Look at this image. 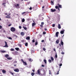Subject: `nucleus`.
I'll use <instances>...</instances> for the list:
<instances>
[{
    "label": "nucleus",
    "instance_id": "1",
    "mask_svg": "<svg viewBox=\"0 0 76 76\" xmlns=\"http://www.w3.org/2000/svg\"><path fill=\"white\" fill-rule=\"evenodd\" d=\"M15 28L14 27H12L10 28V31L12 32H15Z\"/></svg>",
    "mask_w": 76,
    "mask_h": 76
},
{
    "label": "nucleus",
    "instance_id": "2",
    "mask_svg": "<svg viewBox=\"0 0 76 76\" xmlns=\"http://www.w3.org/2000/svg\"><path fill=\"white\" fill-rule=\"evenodd\" d=\"M21 61L23 62V65H27V64L26 62H24L23 59H21Z\"/></svg>",
    "mask_w": 76,
    "mask_h": 76
},
{
    "label": "nucleus",
    "instance_id": "3",
    "mask_svg": "<svg viewBox=\"0 0 76 76\" xmlns=\"http://www.w3.org/2000/svg\"><path fill=\"white\" fill-rule=\"evenodd\" d=\"M16 8H18L19 7V5L18 4H16L15 5Z\"/></svg>",
    "mask_w": 76,
    "mask_h": 76
},
{
    "label": "nucleus",
    "instance_id": "4",
    "mask_svg": "<svg viewBox=\"0 0 76 76\" xmlns=\"http://www.w3.org/2000/svg\"><path fill=\"white\" fill-rule=\"evenodd\" d=\"M50 10L51 11V12H54L56 11V9H51Z\"/></svg>",
    "mask_w": 76,
    "mask_h": 76
},
{
    "label": "nucleus",
    "instance_id": "5",
    "mask_svg": "<svg viewBox=\"0 0 76 76\" xmlns=\"http://www.w3.org/2000/svg\"><path fill=\"white\" fill-rule=\"evenodd\" d=\"M40 20L42 21L44 19V18L42 16H40L39 17Z\"/></svg>",
    "mask_w": 76,
    "mask_h": 76
},
{
    "label": "nucleus",
    "instance_id": "6",
    "mask_svg": "<svg viewBox=\"0 0 76 76\" xmlns=\"http://www.w3.org/2000/svg\"><path fill=\"white\" fill-rule=\"evenodd\" d=\"M65 31V30L64 29H63V30H61V31H60V33L61 34H64V32Z\"/></svg>",
    "mask_w": 76,
    "mask_h": 76
},
{
    "label": "nucleus",
    "instance_id": "7",
    "mask_svg": "<svg viewBox=\"0 0 76 76\" xmlns=\"http://www.w3.org/2000/svg\"><path fill=\"white\" fill-rule=\"evenodd\" d=\"M6 18H11L10 15H7V16H6Z\"/></svg>",
    "mask_w": 76,
    "mask_h": 76
},
{
    "label": "nucleus",
    "instance_id": "8",
    "mask_svg": "<svg viewBox=\"0 0 76 76\" xmlns=\"http://www.w3.org/2000/svg\"><path fill=\"white\" fill-rule=\"evenodd\" d=\"M14 71L16 72H19V70L18 69H17L14 70Z\"/></svg>",
    "mask_w": 76,
    "mask_h": 76
},
{
    "label": "nucleus",
    "instance_id": "9",
    "mask_svg": "<svg viewBox=\"0 0 76 76\" xmlns=\"http://www.w3.org/2000/svg\"><path fill=\"white\" fill-rule=\"evenodd\" d=\"M55 8L56 9H58V10L59 11H60V10L59 9V7L58 6H55Z\"/></svg>",
    "mask_w": 76,
    "mask_h": 76
},
{
    "label": "nucleus",
    "instance_id": "10",
    "mask_svg": "<svg viewBox=\"0 0 76 76\" xmlns=\"http://www.w3.org/2000/svg\"><path fill=\"white\" fill-rule=\"evenodd\" d=\"M59 33L58 32H56V37H58V34H59Z\"/></svg>",
    "mask_w": 76,
    "mask_h": 76
},
{
    "label": "nucleus",
    "instance_id": "11",
    "mask_svg": "<svg viewBox=\"0 0 76 76\" xmlns=\"http://www.w3.org/2000/svg\"><path fill=\"white\" fill-rule=\"evenodd\" d=\"M58 29H60L61 28V26L60 24H58Z\"/></svg>",
    "mask_w": 76,
    "mask_h": 76
},
{
    "label": "nucleus",
    "instance_id": "12",
    "mask_svg": "<svg viewBox=\"0 0 76 76\" xmlns=\"http://www.w3.org/2000/svg\"><path fill=\"white\" fill-rule=\"evenodd\" d=\"M5 47H8L7 43L6 42H5Z\"/></svg>",
    "mask_w": 76,
    "mask_h": 76
},
{
    "label": "nucleus",
    "instance_id": "13",
    "mask_svg": "<svg viewBox=\"0 0 76 76\" xmlns=\"http://www.w3.org/2000/svg\"><path fill=\"white\" fill-rule=\"evenodd\" d=\"M56 43L57 44H58L59 43V40L58 39H57L56 41Z\"/></svg>",
    "mask_w": 76,
    "mask_h": 76
},
{
    "label": "nucleus",
    "instance_id": "14",
    "mask_svg": "<svg viewBox=\"0 0 76 76\" xmlns=\"http://www.w3.org/2000/svg\"><path fill=\"white\" fill-rule=\"evenodd\" d=\"M37 74L39 75H40V72L39 69L37 70Z\"/></svg>",
    "mask_w": 76,
    "mask_h": 76
},
{
    "label": "nucleus",
    "instance_id": "15",
    "mask_svg": "<svg viewBox=\"0 0 76 76\" xmlns=\"http://www.w3.org/2000/svg\"><path fill=\"white\" fill-rule=\"evenodd\" d=\"M26 39L27 40H29L30 39V37L28 36L26 38Z\"/></svg>",
    "mask_w": 76,
    "mask_h": 76
},
{
    "label": "nucleus",
    "instance_id": "16",
    "mask_svg": "<svg viewBox=\"0 0 76 76\" xmlns=\"http://www.w3.org/2000/svg\"><path fill=\"white\" fill-rule=\"evenodd\" d=\"M21 34L22 35H24L25 34V33L24 32H21Z\"/></svg>",
    "mask_w": 76,
    "mask_h": 76
},
{
    "label": "nucleus",
    "instance_id": "17",
    "mask_svg": "<svg viewBox=\"0 0 76 76\" xmlns=\"http://www.w3.org/2000/svg\"><path fill=\"white\" fill-rule=\"evenodd\" d=\"M61 45H63L64 42H63L62 40H61Z\"/></svg>",
    "mask_w": 76,
    "mask_h": 76
},
{
    "label": "nucleus",
    "instance_id": "18",
    "mask_svg": "<svg viewBox=\"0 0 76 76\" xmlns=\"http://www.w3.org/2000/svg\"><path fill=\"white\" fill-rule=\"evenodd\" d=\"M58 7L59 8H62L61 5H59L58 6Z\"/></svg>",
    "mask_w": 76,
    "mask_h": 76
},
{
    "label": "nucleus",
    "instance_id": "19",
    "mask_svg": "<svg viewBox=\"0 0 76 76\" xmlns=\"http://www.w3.org/2000/svg\"><path fill=\"white\" fill-rule=\"evenodd\" d=\"M36 24V23H32V27H34V26H35V25Z\"/></svg>",
    "mask_w": 76,
    "mask_h": 76
},
{
    "label": "nucleus",
    "instance_id": "20",
    "mask_svg": "<svg viewBox=\"0 0 76 76\" xmlns=\"http://www.w3.org/2000/svg\"><path fill=\"white\" fill-rule=\"evenodd\" d=\"M28 61L31 62L33 61V60H32V59H31V58H29V59H28Z\"/></svg>",
    "mask_w": 76,
    "mask_h": 76
},
{
    "label": "nucleus",
    "instance_id": "21",
    "mask_svg": "<svg viewBox=\"0 0 76 76\" xmlns=\"http://www.w3.org/2000/svg\"><path fill=\"white\" fill-rule=\"evenodd\" d=\"M23 28H24L25 30H26L27 29V28L25 26H23Z\"/></svg>",
    "mask_w": 76,
    "mask_h": 76
},
{
    "label": "nucleus",
    "instance_id": "22",
    "mask_svg": "<svg viewBox=\"0 0 76 76\" xmlns=\"http://www.w3.org/2000/svg\"><path fill=\"white\" fill-rule=\"evenodd\" d=\"M7 58V59L9 60H12V58Z\"/></svg>",
    "mask_w": 76,
    "mask_h": 76
},
{
    "label": "nucleus",
    "instance_id": "23",
    "mask_svg": "<svg viewBox=\"0 0 76 76\" xmlns=\"http://www.w3.org/2000/svg\"><path fill=\"white\" fill-rule=\"evenodd\" d=\"M43 61L44 62L45 64H47V61L46 59H44Z\"/></svg>",
    "mask_w": 76,
    "mask_h": 76
},
{
    "label": "nucleus",
    "instance_id": "24",
    "mask_svg": "<svg viewBox=\"0 0 76 76\" xmlns=\"http://www.w3.org/2000/svg\"><path fill=\"white\" fill-rule=\"evenodd\" d=\"M15 49L17 51H18L19 50V48H15Z\"/></svg>",
    "mask_w": 76,
    "mask_h": 76
},
{
    "label": "nucleus",
    "instance_id": "25",
    "mask_svg": "<svg viewBox=\"0 0 76 76\" xmlns=\"http://www.w3.org/2000/svg\"><path fill=\"white\" fill-rule=\"evenodd\" d=\"M25 21V20L24 18H23L22 20V22L23 23Z\"/></svg>",
    "mask_w": 76,
    "mask_h": 76
},
{
    "label": "nucleus",
    "instance_id": "26",
    "mask_svg": "<svg viewBox=\"0 0 76 76\" xmlns=\"http://www.w3.org/2000/svg\"><path fill=\"white\" fill-rule=\"evenodd\" d=\"M9 57V55L8 54H7L6 55H5V57L7 58Z\"/></svg>",
    "mask_w": 76,
    "mask_h": 76
},
{
    "label": "nucleus",
    "instance_id": "27",
    "mask_svg": "<svg viewBox=\"0 0 76 76\" xmlns=\"http://www.w3.org/2000/svg\"><path fill=\"white\" fill-rule=\"evenodd\" d=\"M48 62L49 63H51L52 62V61H51V59H49Z\"/></svg>",
    "mask_w": 76,
    "mask_h": 76
},
{
    "label": "nucleus",
    "instance_id": "28",
    "mask_svg": "<svg viewBox=\"0 0 76 76\" xmlns=\"http://www.w3.org/2000/svg\"><path fill=\"white\" fill-rule=\"evenodd\" d=\"M46 75V72H45V71H44L43 72V74L42 75Z\"/></svg>",
    "mask_w": 76,
    "mask_h": 76
},
{
    "label": "nucleus",
    "instance_id": "29",
    "mask_svg": "<svg viewBox=\"0 0 76 76\" xmlns=\"http://www.w3.org/2000/svg\"><path fill=\"white\" fill-rule=\"evenodd\" d=\"M1 52L4 53H5L6 52V51H5V50H1Z\"/></svg>",
    "mask_w": 76,
    "mask_h": 76
},
{
    "label": "nucleus",
    "instance_id": "30",
    "mask_svg": "<svg viewBox=\"0 0 76 76\" xmlns=\"http://www.w3.org/2000/svg\"><path fill=\"white\" fill-rule=\"evenodd\" d=\"M21 42H22V43H24L25 42V40L24 39L23 40H21Z\"/></svg>",
    "mask_w": 76,
    "mask_h": 76
},
{
    "label": "nucleus",
    "instance_id": "31",
    "mask_svg": "<svg viewBox=\"0 0 76 76\" xmlns=\"http://www.w3.org/2000/svg\"><path fill=\"white\" fill-rule=\"evenodd\" d=\"M51 59L52 61H53L54 60V59L53 57H51Z\"/></svg>",
    "mask_w": 76,
    "mask_h": 76
},
{
    "label": "nucleus",
    "instance_id": "32",
    "mask_svg": "<svg viewBox=\"0 0 76 76\" xmlns=\"http://www.w3.org/2000/svg\"><path fill=\"white\" fill-rule=\"evenodd\" d=\"M51 5H54V3H53L52 1H51Z\"/></svg>",
    "mask_w": 76,
    "mask_h": 76
},
{
    "label": "nucleus",
    "instance_id": "33",
    "mask_svg": "<svg viewBox=\"0 0 76 76\" xmlns=\"http://www.w3.org/2000/svg\"><path fill=\"white\" fill-rule=\"evenodd\" d=\"M25 45L26 46H27L28 45V43H25Z\"/></svg>",
    "mask_w": 76,
    "mask_h": 76
},
{
    "label": "nucleus",
    "instance_id": "34",
    "mask_svg": "<svg viewBox=\"0 0 76 76\" xmlns=\"http://www.w3.org/2000/svg\"><path fill=\"white\" fill-rule=\"evenodd\" d=\"M35 74L34 73V72H32L31 73V75L32 76H33Z\"/></svg>",
    "mask_w": 76,
    "mask_h": 76
},
{
    "label": "nucleus",
    "instance_id": "35",
    "mask_svg": "<svg viewBox=\"0 0 76 76\" xmlns=\"http://www.w3.org/2000/svg\"><path fill=\"white\" fill-rule=\"evenodd\" d=\"M2 72H3V73H6V71L5 70H2Z\"/></svg>",
    "mask_w": 76,
    "mask_h": 76
},
{
    "label": "nucleus",
    "instance_id": "36",
    "mask_svg": "<svg viewBox=\"0 0 76 76\" xmlns=\"http://www.w3.org/2000/svg\"><path fill=\"white\" fill-rule=\"evenodd\" d=\"M18 46H19L20 47H21V44H18Z\"/></svg>",
    "mask_w": 76,
    "mask_h": 76
},
{
    "label": "nucleus",
    "instance_id": "37",
    "mask_svg": "<svg viewBox=\"0 0 76 76\" xmlns=\"http://www.w3.org/2000/svg\"><path fill=\"white\" fill-rule=\"evenodd\" d=\"M55 24H53L52 25V27H55Z\"/></svg>",
    "mask_w": 76,
    "mask_h": 76
},
{
    "label": "nucleus",
    "instance_id": "38",
    "mask_svg": "<svg viewBox=\"0 0 76 76\" xmlns=\"http://www.w3.org/2000/svg\"><path fill=\"white\" fill-rule=\"evenodd\" d=\"M10 50L11 51H14L15 50H14V49H10Z\"/></svg>",
    "mask_w": 76,
    "mask_h": 76
},
{
    "label": "nucleus",
    "instance_id": "39",
    "mask_svg": "<svg viewBox=\"0 0 76 76\" xmlns=\"http://www.w3.org/2000/svg\"><path fill=\"white\" fill-rule=\"evenodd\" d=\"M49 74H50V75H51V70H50L49 71Z\"/></svg>",
    "mask_w": 76,
    "mask_h": 76
},
{
    "label": "nucleus",
    "instance_id": "40",
    "mask_svg": "<svg viewBox=\"0 0 76 76\" xmlns=\"http://www.w3.org/2000/svg\"><path fill=\"white\" fill-rule=\"evenodd\" d=\"M41 25H43L45 23L44 22H42L41 23Z\"/></svg>",
    "mask_w": 76,
    "mask_h": 76
},
{
    "label": "nucleus",
    "instance_id": "41",
    "mask_svg": "<svg viewBox=\"0 0 76 76\" xmlns=\"http://www.w3.org/2000/svg\"><path fill=\"white\" fill-rule=\"evenodd\" d=\"M43 50L44 51H45V50H46V49L45 48H43Z\"/></svg>",
    "mask_w": 76,
    "mask_h": 76
},
{
    "label": "nucleus",
    "instance_id": "42",
    "mask_svg": "<svg viewBox=\"0 0 76 76\" xmlns=\"http://www.w3.org/2000/svg\"><path fill=\"white\" fill-rule=\"evenodd\" d=\"M25 13H26V12H23L22 13V15H23Z\"/></svg>",
    "mask_w": 76,
    "mask_h": 76
},
{
    "label": "nucleus",
    "instance_id": "43",
    "mask_svg": "<svg viewBox=\"0 0 76 76\" xmlns=\"http://www.w3.org/2000/svg\"><path fill=\"white\" fill-rule=\"evenodd\" d=\"M8 39H12V38L11 37H9Z\"/></svg>",
    "mask_w": 76,
    "mask_h": 76
},
{
    "label": "nucleus",
    "instance_id": "44",
    "mask_svg": "<svg viewBox=\"0 0 76 76\" xmlns=\"http://www.w3.org/2000/svg\"><path fill=\"white\" fill-rule=\"evenodd\" d=\"M6 4V3H3L2 4V5H5Z\"/></svg>",
    "mask_w": 76,
    "mask_h": 76
},
{
    "label": "nucleus",
    "instance_id": "45",
    "mask_svg": "<svg viewBox=\"0 0 76 76\" xmlns=\"http://www.w3.org/2000/svg\"><path fill=\"white\" fill-rule=\"evenodd\" d=\"M60 71V70H59L57 72V73H56L57 75H58L59 74V71Z\"/></svg>",
    "mask_w": 76,
    "mask_h": 76
},
{
    "label": "nucleus",
    "instance_id": "46",
    "mask_svg": "<svg viewBox=\"0 0 76 76\" xmlns=\"http://www.w3.org/2000/svg\"><path fill=\"white\" fill-rule=\"evenodd\" d=\"M35 39H34L33 40H32V42H35Z\"/></svg>",
    "mask_w": 76,
    "mask_h": 76
},
{
    "label": "nucleus",
    "instance_id": "47",
    "mask_svg": "<svg viewBox=\"0 0 76 76\" xmlns=\"http://www.w3.org/2000/svg\"><path fill=\"white\" fill-rule=\"evenodd\" d=\"M19 28L20 29L22 28V27L21 26H19Z\"/></svg>",
    "mask_w": 76,
    "mask_h": 76
},
{
    "label": "nucleus",
    "instance_id": "48",
    "mask_svg": "<svg viewBox=\"0 0 76 76\" xmlns=\"http://www.w3.org/2000/svg\"><path fill=\"white\" fill-rule=\"evenodd\" d=\"M43 34H46V32H43Z\"/></svg>",
    "mask_w": 76,
    "mask_h": 76
},
{
    "label": "nucleus",
    "instance_id": "49",
    "mask_svg": "<svg viewBox=\"0 0 76 76\" xmlns=\"http://www.w3.org/2000/svg\"><path fill=\"white\" fill-rule=\"evenodd\" d=\"M17 63V61H14V62H13V63L14 64H15V63Z\"/></svg>",
    "mask_w": 76,
    "mask_h": 76
},
{
    "label": "nucleus",
    "instance_id": "50",
    "mask_svg": "<svg viewBox=\"0 0 76 76\" xmlns=\"http://www.w3.org/2000/svg\"><path fill=\"white\" fill-rule=\"evenodd\" d=\"M40 27H43V25H42V24H41L40 25Z\"/></svg>",
    "mask_w": 76,
    "mask_h": 76
},
{
    "label": "nucleus",
    "instance_id": "51",
    "mask_svg": "<svg viewBox=\"0 0 76 76\" xmlns=\"http://www.w3.org/2000/svg\"><path fill=\"white\" fill-rule=\"evenodd\" d=\"M10 73L12 75H14V73H13L12 72H10Z\"/></svg>",
    "mask_w": 76,
    "mask_h": 76
},
{
    "label": "nucleus",
    "instance_id": "52",
    "mask_svg": "<svg viewBox=\"0 0 76 76\" xmlns=\"http://www.w3.org/2000/svg\"><path fill=\"white\" fill-rule=\"evenodd\" d=\"M62 64H59V66H62Z\"/></svg>",
    "mask_w": 76,
    "mask_h": 76
},
{
    "label": "nucleus",
    "instance_id": "53",
    "mask_svg": "<svg viewBox=\"0 0 76 76\" xmlns=\"http://www.w3.org/2000/svg\"><path fill=\"white\" fill-rule=\"evenodd\" d=\"M11 25H12V24H10L8 25V26L9 27H10V26Z\"/></svg>",
    "mask_w": 76,
    "mask_h": 76
},
{
    "label": "nucleus",
    "instance_id": "54",
    "mask_svg": "<svg viewBox=\"0 0 76 76\" xmlns=\"http://www.w3.org/2000/svg\"><path fill=\"white\" fill-rule=\"evenodd\" d=\"M45 42V40H42L41 42Z\"/></svg>",
    "mask_w": 76,
    "mask_h": 76
},
{
    "label": "nucleus",
    "instance_id": "55",
    "mask_svg": "<svg viewBox=\"0 0 76 76\" xmlns=\"http://www.w3.org/2000/svg\"><path fill=\"white\" fill-rule=\"evenodd\" d=\"M42 66L43 67H45V65H42Z\"/></svg>",
    "mask_w": 76,
    "mask_h": 76
},
{
    "label": "nucleus",
    "instance_id": "56",
    "mask_svg": "<svg viewBox=\"0 0 76 76\" xmlns=\"http://www.w3.org/2000/svg\"><path fill=\"white\" fill-rule=\"evenodd\" d=\"M57 57H58V56H57V55H55V58H57Z\"/></svg>",
    "mask_w": 76,
    "mask_h": 76
},
{
    "label": "nucleus",
    "instance_id": "57",
    "mask_svg": "<svg viewBox=\"0 0 76 76\" xmlns=\"http://www.w3.org/2000/svg\"><path fill=\"white\" fill-rule=\"evenodd\" d=\"M61 53L62 55H64V52H61Z\"/></svg>",
    "mask_w": 76,
    "mask_h": 76
},
{
    "label": "nucleus",
    "instance_id": "58",
    "mask_svg": "<svg viewBox=\"0 0 76 76\" xmlns=\"http://www.w3.org/2000/svg\"><path fill=\"white\" fill-rule=\"evenodd\" d=\"M32 8L31 7H30V8H29V10H32Z\"/></svg>",
    "mask_w": 76,
    "mask_h": 76
},
{
    "label": "nucleus",
    "instance_id": "59",
    "mask_svg": "<svg viewBox=\"0 0 76 76\" xmlns=\"http://www.w3.org/2000/svg\"><path fill=\"white\" fill-rule=\"evenodd\" d=\"M47 28H45V31H47Z\"/></svg>",
    "mask_w": 76,
    "mask_h": 76
},
{
    "label": "nucleus",
    "instance_id": "60",
    "mask_svg": "<svg viewBox=\"0 0 76 76\" xmlns=\"http://www.w3.org/2000/svg\"><path fill=\"white\" fill-rule=\"evenodd\" d=\"M37 45V42H36L35 43V45Z\"/></svg>",
    "mask_w": 76,
    "mask_h": 76
},
{
    "label": "nucleus",
    "instance_id": "61",
    "mask_svg": "<svg viewBox=\"0 0 76 76\" xmlns=\"http://www.w3.org/2000/svg\"><path fill=\"white\" fill-rule=\"evenodd\" d=\"M2 28V26H0V29H1Z\"/></svg>",
    "mask_w": 76,
    "mask_h": 76
},
{
    "label": "nucleus",
    "instance_id": "62",
    "mask_svg": "<svg viewBox=\"0 0 76 76\" xmlns=\"http://www.w3.org/2000/svg\"><path fill=\"white\" fill-rule=\"evenodd\" d=\"M32 71L33 72H34V71H35V70L34 69H33V70H32Z\"/></svg>",
    "mask_w": 76,
    "mask_h": 76
},
{
    "label": "nucleus",
    "instance_id": "63",
    "mask_svg": "<svg viewBox=\"0 0 76 76\" xmlns=\"http://www.w3.org/2000/svg\"><path fill=\"white\" fill-rule=\"evenodd\" d=\"M59 5H60V4H59V3H58V4H57V6H59Z\"/></svg>",
    "mask_w": 76,
    "mask_h": 76
},
{
    "label": "nucleus",
    "instance_id": "64",
    "mask_svg": "<svg viewBox=\"0 0 76 76\" xmlns=\"http://www.w3.org/2000/svg\"><path fill=\"white\" fill-rule=\"evenodd\" d=\"M53 50H54V51H56V49H53Z\"/></svg>",
    "mask_w": 76,
    "mask_h": 76
}]
</instances>
